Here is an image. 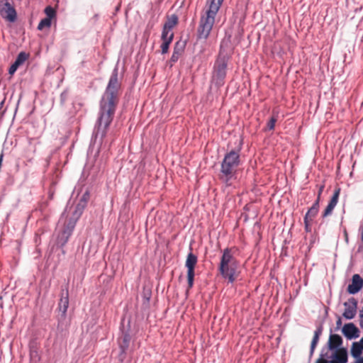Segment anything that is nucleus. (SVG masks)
Returning <instances> with one entry per match:
<instances>
[{
	"label": "nucleus",
	"mask_w": 363,
	"mask_h": 363,
	"mask_svg": "<svg viewBox=\"0 0 363 363\" xmlns=\"http://www.w3.org/2000/svg\"><path fill=\"white\" fill-rule=\"evenodd\" d=\"M178 24V17L176 14H172L170 16H167V20L164 24L163 30H162V35H169L172 30L174 27H175Z\"/></svg>",
	"instance_id": "12"
},
{
	"label": "nucleus",
	"mask_w": 363,
	"mask_h": 363,
	"mask_svg": "<svg viewBox=\"0 0 363 363\" xmlns=\"http://www.w3.org/2000/svg\"><path fill=\"white\" fill-rule=\"evenodd\" d=\"M179 44V42H177V43H176V45H175V46H177V51H180V52H182V49H179V48H178Z\"/></svg>",
	"instance_id": "33"
},
{
	"label": "nucleus",
	"mask_w": 363,
	"mask_h": 363,
	"mask_svg": "<svg viewBox=\"0 0 363 363\" xmlns=\"http://www.w3.org/2000/svg\"><path fill=\"white\" fill-rule=\"evenodd\" d=\"M28 54L26 53L25 52H21L18 55L15 62L21 66L28 60Z\"/></svg>",
	"instance_id": "22"
},
{
	"label": "nucleus",
	"mask_w": 363,
	"mask_h": 363,
	"mask_svg": "<svg viewBox=\"0 0 363 363\" xmlns=\"http://www.w3.org/2000/svg\"><path fill=\"white\" fill-rule=\"evenodd\" d=\"M239 262L233 256V249L226 247L222 252L218 272L221 277L228 279V282L233 283L239 276Z\"/></svg>",
	"instance_id": "3"
},
{
	"label": "nucleus",
	"mask_w": 363,
	"mask_h": 363,
	"mask_svg": "<svg viewBox=\"0 0 363 363\" xmlns=\"http://www.w3.org/2000/svg\"><path fill=\"white\" fill-rule=\"evenodd\" d=\"M223 0H207L201 13L197 28V38L207 40L213 30L216 17L223 4Z\"/></svg>",
	"instance_id": "2"
},
{
	"label": "nucleus",
	"mask_w": 363,
	"mask_h": 363,
	"mask_svg": "<svg viewBox=\"0 0 363 363\" xmlns=\"http://www.w3.org/2000/svg\"><path fill=\"white\" fill-rule=\"evenodd\" d=\"M324 188H325V184H321L318 186V192L317 199L315 200V202L320 203V196L323 191Z\"/></svg>",
	"instance_id": "27"
},
{
	"label": "nucleus",
	"mask_w": 363,
	"mask_h": 363,
	"mask_svg": "<svg viewBox=\"0 0 363 363\" xmlns=\"http://www.w3.org/2000/svg\"><path fill=\"white\" fill-rule=\"evenodd\" d=\"M69 306V292L68 289H62L61 291V298L58 303V308L62 312V315H65Z\"/></svg>",
	"instance_id": "17"
},
{
	"label": "nucleus",
	"mask_w": 363,
	"mask_h": 363,
	"mask_svg": "<svg viewBox=\"0 0 363 363\" xmlns=\"http://www.w3.org/2000/svg\"><path fill=\"white\" fill-rule=\"evenodd\" d=\"M277 121V118L274 116H272L270 118V120L267 123V128L269 130H274Z\"/></svg>",
	"instance_id": "26"
},
{
	"label": "nucleus",
	"mask_w": 363,
	"mask_h": 363,
	"mask_svg": "<svg viewBox=\"0 0 363 363\" xmlns=\"http://www.w3.org/2000/svg\"><path fill=\"white\" fill-rule=\"evenodd\" d=\"M16 70H17V68L13 66V65L12 64L11 66L10 67L9 69V73L11 75H13L16 72Z\"/></svg>",
	"instance_id": "29"
},
{
	"label": "nucleus",
	"mask_w": 363,
	"mask_h": 363,
	"mask_svg": "<svg viewBox=\"0 0 363 363\" xmlns=\"http://www.w3.org/2000/svg\"><path fill=\"white\" fill-rule=\"evenodd\" d=\"M0 15L9 22H13L16 20V9L9 0H0Z\"/></svg>",
	"instance_id": "8"
},
{
	"label": "nucleus",
	"mask_w": 363,
	"mask_h": 363,
	"mask_svg": "<svg viewBox=\"0 0 363 363\" xmlns=\"http://www.w3.org/2000/svg\"><path fill=\"white\" fill-rule=\"evenodd\" d=\"M303 221H304L306 231L310 232L311 231V220H305V218H304Z\"/></svg>",
	"instance_id": "28"
},
{
	"label": "nucleus",
	"mask_w": 363,
	"mask_h": 363,
	"mask_svg": "<svg viewBox=\"0 0 363 363\" xmlns=\"http://www.w3.org/2000/svg\"><path fill=\"white\" fill-rule=\"evenodd\" d=\"M181 55V52L180 51H177V46L174 47V52L172 53V55L171 57V62H176L178 59H179V57Z\"/></svg>",
	"instance_id": "25"
},
{
	"label": "nucleus",
	"mask_w": 363,
	"mask_h": 363,
	"mask_svg": "<svg viewBox=\"0 0 363 363\" xmlns=\"http://www.w3.org/2000/svg\"><path fill=\"white\" fill-rule=\"evenodd\" d=\"M13 66L15 67H16L17 69L20 67L17 63H16L15 62L13 63Z\"/></svg>",
	"instance_id": "35"
},
{
	"label": "nucleus",
	"mask_w": 363,
	"mask_h": 363,
	"mask_svg": "<svg viewBox=\"0 0 363 363\" xmlns=\"http://www.w3.org/2000/svg\"><path fill=\"white\" fill-rule=\"evenodd\" d=\"M47 18L52 19L55 16V11L51 6H47L45 9Z\"/></svg>",
	"instance_id": "24"
},
{
	"label": "nucleus",
	"mask_w": 363,
	"mask_h": 363,
	"mask_svg": "<svg viewBox=\"0 0 363 363\" xmlns=\"http://www.w3.org/2000/svg\"><path fill=\"white\" fill-rule=\"evenodd\" d=\"M354 363H363V357H358Z\"/></svg>",
	"instance_id": "31"
},
{
	"label": "nucleus",
	"mask_w": 363,
	"mask_h": 363,
	"mask_svg": "<svg viewBox=\"0 0 363 363\" xmlns=\"http://www.w3.org/2000/svg\"><path fill=\"white\" fill-rule=\"evenodd\" d=\"M50 26H51V19L46 17L40 21V23L38 26V29L41 30L44 28H50Z\"/></svg>",
	"instance_id": "23"
},
{
	"label": "nucleus",
	"mask_w": 363,
	"mask_h": 363,
	"mask_svg": "<svg viewBox=\"0 0 363 363\" xmlns=\"http://www.w3.org/2000/svg\"><path fill=\"white\" fill-rule=\"evenodd\" d=\"M345 311L342 315L346 319H352L357 313V301L354 298H350L344 303Z\"/></svg>",
	"instance_id": "10"
},
{
	"label": "nucleus",
	"mask_w": 363,
	"mask_h": 363,
	"mask_svg": "<svg viewBox=\"0 0 363 363\" xmlns=\"http://www.w3.org/2000/svg\"><path fill=\"white\" fill-rule=\"evenodd\" d=\"M88 195H83L78 203L75 206L71 218L67 223V228L71 231L75 226L77 221L79 219L88 202Z\"/></svg>",
	"instance_id": "6"
},
{
	"label": "nucleus",
	"mask_w": 363,
	"mask_h": 363,
	"mask_svg": "<svg viewBox=\"0 0 363 363\" xmlns=\"http://www.w3.org/2000/svg\"><path fill=\"white\" fill-rule=\"evenodd\" d=\"M342 345V338L339 335L332 334L330 335L328 342V348L330 350H335V351L333 352V354L332 355L331 360L334 359L333 356H334V354L336 352V351L343 348V347L339 348V347H340Z\"/></svg>",
	"instance_id": "15"
},
{
	"label": "nucleus",
	"mask_w": 363,
	"mask_h": 363,
	"mask_svg": "<svg viewBox=\"0 0 363 363\" xmlns=\"http://www.w3.org/2000/svg\"><path fill=\"white\" fill-rule=\"evenodd\" d=\"M319 211V203L314 202L313 206L308 209V212L304 216L305 220H313V218L316 216Z\"/></svg>",
	"instance_id": "19"
},
{
	"label": "nucleus",
	"mask_w": 363,
	"mask_h": 363,
	"mask_svg": "<svg viewBox=\"0 0 363 363\" xmlns=\"http://www.w3.org/2000/svg\"><path fill=\"white\" fill-rule=\"evenodd\" d=\"M120 88L121 83L118 81V72L114 71L109 79L108 86L100 103L99 123L100 126H104L105 133L113 121L118 102Z\"/></svg>",
	"instance_id": "1"
},
{
	"label": "nucleus",
	"mask_w": 363,
	"mask_h": 363,
	"mask_svg": "<svg viewBox=\"0 0 363 363\" xmlns=\"http://www.w3.org/2000/svg\"><path fill=\"white\" fill-rule=\"evenodd\" d=\"M239 164V150H233L228 152L221 162L220 179L227 185H230L231 180L235 178V175Z\"/></svg>",
	"instance_id": "4"
},
{
	"label": "nucleus",
	"mask_w": 363,
	"mask_h": 363,
	"mask_svg": "<svg viewBox=\"0 0 363 363\" xmlns=\"http://www.w3.org/2000/svg\"><path fill=\"white\" fill-rule=\"evenodd\" d=\"M173 33H170L169 35H166L165 37L164 35H162V40L163 42L161 45V50L162 54H165L168 52L169 46L173 40Z\"/></svg>",
	"instance_id": "18"
},
{
	"label": "nucleus",
	"mask_w": 363,
	"mask_h": 363,
	"mask_svg": "<svg viewBox=\"0 0 363 363\" xmlns=\"http://www.w3.org/2000/svg\"><path fill=\"white\" fill-rule=\"evenodd\" d=\"M333 358V360H328L321 354L315 363H347L348 360L347 349L342 348L337 350L334 354Z\"/></svg>",
	"instance_id": "9"
},
{
	"label": "nucleus",
	"mask_w": 363,
	"mask_h": 363,
	"mask_svg": "<svg viewBox=\"0 0 363 363\" xmlns=\"http://www.w3.org/2000/svg\"><path fill=\"white\" fill-rule=\"evenodd\" d=\"M323 328L321 326L318 327L316 330L314 332V335L311 344V354H312L314 352V350L319 341L320 336L322 333Z\"/></svg>",
	"instance_id": "20"
},
{
	"label": "nucleus",
	"mask_w": 363,
	"mask_h": 363,
	"mask_svg": "<svg viewBox=\"0 0 363 363\" xmlns=\"http://www.w3.org/2000/svg\"><path fill=\"white\" fill-rule=\"evenodd\" d=\"M358 343L360 345V347L363 349V337Z\"/></svg>",
	"instance_id": "34"
},
{
	"label": "nucleus",
	"mask_w": 363,
	"mask_h": 363,
	"mask_svg": "<svg viewBox=\"0 0 363 363\" xmlns=\"http://www.w3.org/2000/svg\"><path fill=\"white\" fill-rule=\"evenodd\" d=\"M336 324H337V327H340V326L341 325V324H342V320H341V318H338V320H337V322H336Z\"/></svg>",
	"instance_id": "32"
},
{
	"label": "nucleus",
	"mask_w": 363,
	"mask_h": 363,
	"mask_svg": "<svg viewBox=\"0 0 363 363\" xmlns=\"http://www.w3.org/2000/svg\"><path fill=\"white\" fill-rule=\"evenodd\" d=\"M342 332L344 335L349 340L357 338L359 336V329L352 323H346L343 326Z\"/></svg>",
	"instance_id": "13"
},
{
	"label": "nucleus",
	"mask_w": 363,
	"mask_h": 363,
	"mask_svg": "<svg viewBox=\"0 0 363 363\" xmlns=\"http://www.w3.org/2000/svg\"><path fill=\"white\" fill-rule=\"evenodd\" d=\"M340 194V189L337 188L330 199L328 206H326L325 209L323 212L322 216L323 218L327 217L328 216H330L333 213V209L335 208V206L337 205L338 202L339 196Z\"/></svg>",
	"instance_id": "11"
},
{
	"label": "nucleus",
	"mask_w": 363,
	"mask_h": 363,
	"mask_svg": "<svg viewBox=\"0 0 363 363\" xmlns=\"http://www.w3.org/2000/svg\"><path fill=\"white\" fill-rule=\"evenodd\" d=\"M228 57L220 54L215 62L212 81L218 87L223 86L225 83V78L227 74V67Z\"/></svg>",
	"instance_id": "5"
},
{
	"label": "nucleus",
	"mask_w": 363,
	"mask_h": 363,
	"mask_svg": "<svg viewBox=\"0 0 363 363\" xmlns=\"http://www.w3.org/2000/svg\"><path fill=\"white\" fill-rule=\"evenodd\" d=\"M363 286V279L359 274H354L352 284H349L347 291L351 294H357Z\"/></svg>",
	"instance_id": "14"
},
{
	"label": "nucleus",
	"mask_w": 363,
	"mask_h": 363,
	"mask_svg": "<svg viewBox=\"0 0 363 363\" xmlns=\"http://www.w3.org/2000/svg\"><path fill=\"white\" fill-rule=\"evenodd\" d=\"M130 340L131 337L127 333H123L118 340V343L121 350L120 357H121L122 359L125 358V354L129 347Z\"/></svg>",
	"instance_id": "16"
},
{
	"label": "nucleus",
	"mask_w": 363,
	"mask_h": 363,
	"mask_svg": "<svg viewBox=\"0 0 363 363\" xmlns=\"http://www.w3.org/2000/svg\"><path fill=\"white\" fill-rule=\"evenodd\" d=\"M198 262L197 256L189 252L187 255L185 266L187 268L188 289L193 287L194 280V268Z\"/></svg>",
	"instance_id": "7"
},
{
	"label": "nucleus",
	"mask_w": 363,
	"mask_h": 363,
	"mask_svg": "<svg viewBox=\"0 0 363 363\" xmlns=\"http://www.w3.org/2000/svg\"><path fill=\"white\" fill-rule=\"evenodd\" d=\"M362 350L363 349L360 347V345L358 342H353L351 347V354L355 358L360 357Z\"/></svg>",
	"instance_id": "21"
},
{
	"label": "nucleus",
	"mask_w": 363,
	"mask_h": 363,
	"mask_svg": "<svg viewBox=\"0 0 363 363\" xmlns=\"http://www.w3.org/2000/svg\"><path fill=\"white\" fill-rule=\"evenodd\" d=\"M359 318H360V326L363 328V307L359 311Z\"/></svg>",
	"instance_id": "30"
}]
</instances>
